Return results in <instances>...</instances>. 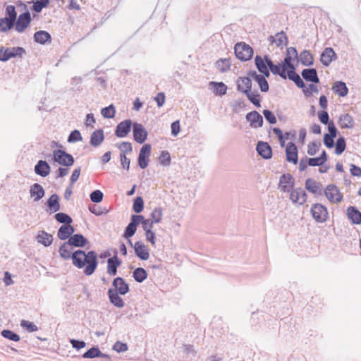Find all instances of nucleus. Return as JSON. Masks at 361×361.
Here are the masks:
<instances>
[{
  "instance_id": "f257e3e1",
  "label": "nucleus",
  "mask_w": 361,
  "mask_h": 361,
  "mask_svg": "<svg viewBox=\"0 0 361 361\" xmlns=\"http://www.w3.org/2000/svg\"><path fill=\"white\" fill-rule=\"evenodd\" d=\"M73 264L78 269H83L85 275H92L98 265L97 255L94 251L85 253L83 250H76L72 255Z\"/></svg>"
},
{
  "instance_id": "f03ea898",
  "label": "nucleus",
  "mask_w": 361,
  "mask_h": 361,
  "mask_svg": "<svg viewBox=\"0 0 361 361\" xmlns=\"http://www.w3.org/2000/svg\"><path fill=\"white\" fill-rule=\"evenodd\" d=\"M292 69H294V66L292 64V58L289 55L285 57L282 64L274 65L272 63L270 66V71L273 74H279L283 78L288 76L289 71Z\"/></svg>"
},
{
  "instance_id": "7ed1b4c3",
  "label": "nucleus",
  "mask_w": 361,
  "mask_h": 361,
  "mask_svg": "<svg viewBox=\"0 0 361 361\" xmlns=\"http://www.w3.org/2000/svg\"><path fill=\"white\" fill-rule=\"evenodd\" d=\"M236 57L243 61H246L252 59L253 56V49L245 42H238L234 47Z\"/></svg>"
},
{
  "instance_id": "20e7f679",
  "label": "nucleus",
  "mask_w": 361,
  "mask_h": 361,
  "mask_svg": "<svg viewBox=\"0 0 361 361\" xmlns=\"http://www.w3.org/2000/svg\"><path fill=\"white\" fill-rule=\"evenodd\" d=\"M135 218L141 221V224L153 226L154 224H159L163 218V210L160 207H156L151 212L149 219H146L142 215H139Z\"/></svg>"
},
{
  "instance_id": "39448f33",
  "label": "nucleus",
  "mask_w": 361,
  "mask_h": 361,
  "mask_svg": "<svg viewBox=\"0 0 361 361\" xmlns=\"http://www.w3.org/2000/svg\"><path fill=\"white\" fill-rule=\"evenodd\" d=\"M311 213L313 219L319 223L326 221L329 217L326 207L319 203L312 205Z\"/></svg>"
},
{
  "instance_id": "423d86ee",
  "label": "nucleus",
  "mask_w": 361,
  "mask_h": 361,
  "mask_svg": "<svg viewBox=\"0 0 361 361\" xmlns=\"http://www.w3.org/2000/svg\"><path fill=\"white\" fill-rule=\"evenodd\" d=\"M53 158L56 162L66 166H71L74 163L73 157L61 149H56L53 152Z\"/></svg>"
},
{
  "instance_id": "0eeeda50",
  "label": "nucleus",
  "mask_w": 361,
  "mask_h": 361,
  "mask_svg": "<svg viewBox=\"0 0 361 361\" xmlns=\"http://www.w3.org/2000/svg\"><path fill=\"white\" fill-rule=\"evenodd\" d=\"M24 53L25 49L22 47H1L0 49V61H6L13 57L21 56Z\"/></svg>"
},
{
  "instance_id": "6e6552de",
  "label": "nucleus",
  "mask_w": 361,
  "mask_h": 361,
  "mask_svg": "<svg viewBox=\"0 0 361 361\" xmlns=\"http://www.w3.org/2000/svg\"><path fill=\"white\" fill-rule=\"evenodd\" d=\"M255 61L258 71L264 76L268 77L269 75V70L270 66L272 64V61L267 57V56H265L263 58L259 56H257Z\"/></svg>"
},
{
  "instance_id": "1a4fd4ad",
  "label": "nucleus",
  "mask_w": 361,
  "mask_h": 361,
  "mask_svg": "<svg viewBox=\"0 0 361 361\" xmlns=\"http://www.w3.org/2000/svg\"><path fill=\"white\" fill-rule=\"evenodd\" d=\"M324 194L331 203H338L343 199V195L338 188L334 185H328L324 190Z\"/></svg>"
},
{
  "instance_id": "9d476101",
  "label": "nucleus",
  "mask_w": 361,
  "mask_h": 361,
  "mask_svg": "<svg viewBox=\"0 0 361 361\" xmlns=\"http://www.w3.org/2000/svg\"><path fill=\"white\" fill-rule=\"evenodd\" d=\"M151 154V145L149 144L144 145L139 153L138 164L141 169L147 168L149 163V157Z\"/></svg>"
},
{
  "instance_id": "9b49d317",
  "label": "nucleus",
  "mask_w": 361,
  "mask_h": 361,
  "mask_svg": "<svg viewBox=\"0 0 361 361\" xmlns=\"http://www.w3.org/2000/svg\"><path fill=\"white\" fill-rule=\"evenodd\" d=\"M30 22L31 17L29 12H25L19 15L15 24L16 30L18 32H24L30 24Z\"/></svg>"
},
{
  "instance_id": "f8f14e48",
  "label": "nucleus",
  "mask_w": 361,
  "mask_h": 361,
  "mask_svg": "<svg viewBox=\"0 0 361 361\" xmlns=\"http://www.w3.org/2000/svg\"><path fill=\"white\" fill-rule=\"evenodd\" d=\"M294 185V179L290 173L283 174L281 176L279 188L282 192H290Z\"/></svg>"
},
{
  "instance_id": "ddd939ff",
  "label": "nucleus",
  "mask_w": 361,
  "mask_h": 361,
  "mask_svg": "<svg viewBox=\"0 0 361 361\" xmlns=\"http://www.w3.org/2000/svg\"><path fill=\"white\" fill-rule=\"evenodd\" d=\"M329 133L324 136V143L327 148H332L334 145V138L336 137L337 129L334 122H330L328 126Z\"/></svg>"
},
{
  "instance_id": "4468645a",
  "label": "nucleus",
  "mask_w": 361,
  "mask_h": 361,
  "mask_svg": "<svg viewBox=\"0 0 361 361\" xmlns=\"http://www.w3.org/2000/svg\"><path fill=\"white\" fill-rule=\"evenodd\" d=\"M133 136L135 140L138 143H143L147 137V132L140 123H134L133 125Z\"/></svg>"
},
{
  "instance_id": "2eb2a0df",
  "label": "nucleus",
  "mask_w": 361,
  "mask_h": 361,
  "mask_svg": "<svg viewBox=\"0 0 361 361\" xmlns=\"http://www.w3.org/2000/svg\"><path fill=\"white\" fill-rule=\"evenodd\" d=\"M286 161L293 164L298 163V148L293 142H289L286 147Z\"/></svg>"
},
{
  "instance_id": "dca6fc26",
  "label": "nucleus",
  "mask_w": 361,
  "mask_h": 361,
  "mask_svg": "<svg viewBox=\"0 0 361 361\" xmlns=\"http://www.w3.org/2000/svg\"><path fill=\"white\" fill-rule=\"evenodd\" d=\"M269 41L271 44L275 45L277 47H283L288 44L287 37L283 32L276 33L274 36H270Z\"/></svg>"
},
{
  "instance_id": "f3484780",
  "label": "nucleus",
  "mask_w": 361,
  "mask_h": 361,
  "mask_svg": "<svg viewBox=\"0 0 361 361\" xmlns=\"http://www.w3.org/2000/svg\"><path fill=\"white\" fill-rule=\"evenodd\" d=\"M132 122L130 120H125L118 124L115 134L118 137H124L127 136L130 130Z\"/></svg>"
},
{
  "instance_id": "a211bd4d",
  "label": "nucleus",
  "mask_w": 361,
  "mask_h": 361,
  "mask_svg": "<svg viewBox=\"0 0 361 361\" xmlns=\"http://www.w3.org/2000/svg\"><path fill=\"white\" fill-rule=\"evenodd\" d=\"M136 255L142 260H147L149 257V249L142 242H136L134 245Z\"/></svg>"
},
{
  "instance_id": "6ab92c4d",
  "label": "nucleus",
  "mask_w": 361,
  "mask_h": 361,
  "mask_svg": "<svg viewBox=\"0 0 361 361\" xmlns=\"http://www.w3.org/2000/svg\"><path fill=\"white\" fill-rule=\"evenodd\" d=\"M246 118L253 128L260 127L263 123L262 116L256 111L248 113L246 116Z\"/></svg>"
},
{
  "instance_id": "aec40b11",
  "label": "nucleus",
  "mask_w": 361,
  "mask_h": 361,
  "mask_svg": "<svg viewBox=\"0 0 361 361\" xmlns=\"http://www.w3.org/2000/svg\"><path fill=\"white\" fill-rule=\"evenodd\" d=\"M238 90L243 93H247L251 90L252 81L248 77H240L237 81Z\"/></svg>"
},
{
  "instance_id": "412c9836",
  "label": "nucleus",
  "mask_w": 361,
  "mask_h": 361,
  "mask_svg": "<svg viewBox=\"0 0 361 361\" xmlns=\"http://www.w3.org/2000/svg\"><path fill=\"white\" fill-rule=\"evenodd\" d=\"M290 198L293 202L302 204L306 201V193L300 188H298L291 191Z\"/></svg>"
},
{
  "instance_id": "4be33fe9",
  "label": "nucleus",
  "mask_w": 361,
  "mask_h": 361,
  "mask_svg": "<svg viewBox=\"0 0 361 361\" xmlns=\"http://www.w3.org/2000/svg\"><path fill=\"white\" fill-rule=\"evenodd\" d=\"M113 286L115 288L114 290L121 295H125L129 291L128 285L121 277H117L114 280Z\"/></svg>"
},
{
  "instance_id": "5701e85b",
  "label": "nucleus",
  "mask_w": 361,
  "mask_h": 361,
  "mask_svg": "<svg viewBox=\"0 0 361 361\" xmlns=\"http://www.w3.org/2000/svg\"><path fill=\"white\" fill-rule=\"evenodd\" d=\"M339 127L342 129L353 128L355 125L353 117L349 114H341L338 119Z\"/></svg>"
},
{
  "instance_id": "b1692460",
  "label": "nucleus",
  "mask_w": 361,
  "mask_h": 361,
  "mask_svg": "<svg viewBox=\"0 0 361 361\" xmlns=\"http://www.w3.org/2000/svg\"><path fill=\"white\" fill-rule=\"evenodd\" d=\"M121 264V261L117 256H114L107 260V272L111 276H115L117 274V268Z\"/></svg>"
},
{
  "instance_id": "393cba45",
  "label": "nucleus",
  "mask_w": 361,
  "mask_h": 361,
  "mask_svg": "<svg viewBox=\"0 0 361 361\" xmlns=\"http://www.w3.org/2000/svg\"><path fill=\"white\" fill-rule=\"evenodd\" d=\"M257 150L259 154L264 159H270L271 157V148L267 142H259L257 145Z\"/></svg>"
},
{
  "instance_id": "a878e982",
  "label": "nucleus",
  "mask_w": 361,
  "mask_h": 361,
  "mask_svg": "<svg viewBox=\"0 0 361 361\" xmlns=\"http://www.w3.org/2000/svg\"><path fill=\"white\" fill-rule=\"evenodd\" d=\"M138 216L139 215H133L131 222L128 225L124 233L126 238H128L133 236L136 232L137 226L141 224V221L135 218Z\"/></svg>"
},
{
  "instance_id": "bb28decb",
  "label": "nucleus",
  "mask_w": 361,
  "mask_h": 361,
  "mask_svg": "<svg viewBox=\"0 0 361 361\" xmlns=\"http://www.w3.org/2000/svg\"><path fill=\"white\" fill-rule=\"evenodd\" d=\"M74 232V228L69 224L62 225L58 231V238L61 240H66L71 237Z\"/></svg>"
},
{
  "instance_id": "cd10ccee",
  "label": "nucleus",
  "mask_w": 361,
  "mask_h": 361,
  "mask_svg": "<svg viewBox=\"0 0 361 361\" xmlns=\"http://www.w3.org/2000/svg\"><path fill=\"white\" fill-rule=\"evenodd\" d=\"M336 56L334 49L331 47L326 48L321 55V62L324 66H329Z\"/></svg>"
},
{
  "instance_id": "c85d7f7f",
  "label": "nucleus",
  "mask_w": 361,
  "mask_h": 361,
  "mask_svg": "<svg viewBox=\"0 0 361 361\" xmlns=\"http://www.w3.org/2000/svg\"><path fill=\"white\" fill-rule=\"evenodd\" d=\"M35 171L37 174L46 177L50 173V166L47 161L40 160L35 166Z\"/></svg>"
},
{
  "instance_id": "c756f323",
  "label": "nucleus",
  "mask_w": 361,
  "mask_h": 361,
  "mask_svg": "<svg viewBox=\"0 0 361 361\" xmlns=\"http://www.w3.org/2000/svg\"><path fill=\"white\" fill-rule=\"evenodd\" d=\"M30 196L33 197L34 200L37 202L42 199L44 195V190L41 185L39 183H35L31 186Z\"/></svg>"
},
{
  "instance_id": "7c9ffc66",
  "label": "nucleus",
  "mask_w": 361,
  "mask_h": 361,
  "mask_svg": "<svg viewBox=\"0 0 361 361\" xmlns=\"http://www.w3.org/2000/svg\"><path fill=\"white\" fill-rule=\"evenodd\" d=\"M302 76L306 81L315 83H318L319 82L317 71L314 68L304 69L302 71Z\"/></svg>"
},
{
  "instance_id": "2f4dec72",
  "label": "nucleus",
  "mask_w": 361,
  "mask_h": 361,
  "mask_svg": "<svg viewBox=\"0 0 361 361\" xmlns=\"http://www.w3.org/2000/svg\"><path fill=\"white\" fill-rule=\"evenodd\" d=\"M108 295L110 302L118 307H123L124 302L123 299L118 295V293L112 288L109 289Z\"/></svg>"
},
{
  "instance_id": "473e14b6",
  "label": "nucleus",
  "mask_w": 361,
  "mask_h": 361,
  "mask_svg": "<svg viewBox=\"0 0 361 361\" xmlns=\"http://www.w3.org/2000/svg\"><path fill=\"white\" fill-rule=\"evenodd\" d=\"M68 242L71 245L75 247H84L87 243V239L81 234H75L71 236Z\"/></svg>"
},
{
  "instance_id": "72a5a7b5",
  "label": "nucleus",
  "mask_w": 361,
  "mask_h": 361,
  "mask_svg": "<svg viewBox=\"0 0 361 361\" xmlns=\"http://www.w3.org/2000/svg\"><path fill=\"white\" fill-rule=\"evenodd\" d=\"M348 218L353 224H361V213L356 209L354 207H350L348 209Z\"/></svg>"
},
{
  "instance_id": "f704fd0d",
  "label": "nucleus",
  "mask_w": 361,
  "mask_h": 361,
  "mask_svg": "<svg viewBox=\"0 0 361 361\" xmlns=\"http://www.w3.org/2000/svg\"><path fill=\"white\" fill-rule=\"evenodd\" d=\"M59 253L62 258L65 259H72V245L68 242L64 243L59 248Z\"/></svg>"
},
{
  "instance_id": "c9c22d12",
  "label": "nucleus",
  "mask_w": 361,
  "mask_h": 361,
  "mask_svg": "<svg viewBox=\"0 0 361 361\" xmlns=\"http://www.w3.org/2000/svg\"><path fill=\"white\" fill-rule=\"evenodd\" d=\"M35 40L42 44H45L47 42H51V35L46 31H38L34 35Z\"/></svg>"
},
{
  "instance_id": "e433bc0d",
  "label": "nucleus",
  "mask_w": 361,
  "mask_h": 361,
  "mask_svg": "<svg viewBox=\"0 0 361 361\" xmlns=\"http://www.w3.org/2000/svg\"><path fill=\"white\" fill-rule=\"evenodd\" d=\"M231 62L229 59H220L216 62V67L221 73H225L230 70Z\"/></svg>"
},
{
  "instance_id": "4c0bfd02",
  "label": "nucleus",
  "mask_w": 361,
  "mask_h": 361,
  "mask_svg": "<svg viewBox=\"0 0 361 361\" xmlns=\"http://www.w3.org/2000/svg\"><path fill=\"white\" fill-rule=\"evenodd\" d=\"M332 90L340 97L345 96L348 91L345 84L343 82H336L332 87Z\"/></svg>"
},
{
  "instance_id": "58836bf2",
  "label": "nucleus",
  "mask_w": 361,
  "mask_h": 361,
  "mask_svg": "<svg viewBox=\"0 0 361 361\" xmlns=\"http://www.w3.org/2000/svg\"><path fill=\"white\" fill-rule=\"evenodd\" d=\"M37 239L39 243L44 245V246H49L53 241L52 235L45 231H42L39 233Z\"/></svg>"
},
{
  "instance_id": "ea45409f",
  "label": "nucleus",
  "mask_w": 361,
  "mask_h": 361,
  "mask_svg": "<svg viewBox=\"0 0 361 361\" xmlns=\"http://www.w3.org/2000/svg\"><path fill=\"white\" fill-rule=\"evenodd\" d=\"M142 228L145 231L146 240L149 242L152 246H155V233L152 231L153 226L142 224Z\"/></svg>"
},
{
  "instance_id": "a19ab883",
  "label": "nucleus",
  "mask_w": 361,
  "mask_h": 361,
  "mask_svg": "<svg viewBox=\"0 0 361 361\" xmlns=\"http://www.w3.org/2000/svg\"><path fill=\"white\" fill-rule=\"evenodd\" d=\"M104 140V133L102 130L94 131L91 136L90 143L93 146L99 145Z\"/></svg>"
},
{
  "instance_id": "79ce46f5",
  "label": "nucleus",
  "mask_w": 361,
  "mask_h": 361,
  "mask_svg": "<svg viewBox=\"0 0 361 361\" xmlns=\"http://www.w3.org/2000/svg\"><path fill=\"white\" fill-rule=\"evenodd\" d=\"M47 204L49 209L54 212H56L60 209V205L59 202V197L57 195H52L47 200Z\"/></svg>"
},
{
  "instance_id": "37998d69",
  "label": "nucleus",
  "mask_w": 361,
  "mask_h": 361,
  "mask_svg": "<svg viewBox=\"0 0 361 361\" xmlns=\"http://www.w3.org/2000/svg\"><path fill=\"white\" fill-rule=\"evenodd\" d=\"M210 85L214 89V92L219 95H224L227 92V86L222 82H211Z\"/></svg>"
},
{
  "instance_id": "c03bdc74",
  "label": "nucleus",
  "mask_w": 361,
  "mask_h": 361,
  "mask_svg": "<svg viewBox=\"0 0 361 361\" xmlns=\"http://www.w3.org/2000/svg\"><path fill=\"white\" fill-rule=\"evenodd\" d=\"M288 77L290 80L294 81L298 87H305L303 80L300 78V75L295 73V68L289 71Z\"/></svg>"
},
{
  "instance_id": "a18cd8bd",
  "label": "nucleus",
  "mask_w": 361,
  "mask_h": 361,
  "mask_svg": "<svg viewBox=\"0 0 361 361\" xmlns=\"http://www.w3.org/2000/svg\"><path fill=\"white\" fill-rule=\"evenodd\" d=\"M147 274L143 268H137L133 271V277L135 280L139 283L142 282L147 279Z\"/></svg>"
},
{
  "instance_id": "49530a36",
  "label": "nucleus",
  "mask_w": 361,
  "mask_h": 361,
  "mask_svg": "<svg viewBox=\"0 0 361 361\" xmlns=\"http://www.w3.org/2000/svg\"><path fill=\"white\" fill-rule=\"evenodd\" d=\"M300 60L305 66H310L313 63V56L308 51H304L300 54Z\"/></svg>"
},
{
  "instance_id": "de8ad7c7",
  "label": "nucleus",
  "mask_w": 361,
  "mask_h": 361,
  "mask_svg": "<svg viewBox=\"0 0 361 361\" xmlns=\"http://www.w3.org/2000/svg\"><path fill=\"white\" fill-rule=\"evenodd\" d=\"M14 23L6 18H0V32H5L11 30Z\"/></svg>"
},
{
  "instance_id": "09e8293b",
  "label": "nucleus",
  "mask_w": 361,
  "mask_h": 361,
  "mask_svg": "<svg viewBox=\"0 0 361 361\" xmlns=\"http://www.w3.org/2000/svg\"><path fill=\"white\" fill-rule=\"evenodd\" d=\"M346 142L345 138L340 137L335 144V153L337 155H341L345 149Z\"/></svg>"
},
{
  "instance_id": "8fccbe9b",
  "label": "nucleus",
  "mask_w": 361,
  "mask_h": 361,
  "mask_svg": "<svg viewBox=\"0 0 361 361\" xmlns=\"http://www.w3.org/2000/svg\"><path fill=\"white\" fill-rule=\"evenodd\" d=\"M305 187L308 191L312 193H317L319 191V186L318 183L315 180L310 178L306 180Z\"/></svg>"
},
{
  "instance_id": "3c124183",
  "label": "nucleus",
  "mask_w": 361,
  "mask_h": 361,
  "mask_svg": "<svg viewBox=\"0 0 361 361\" xmlns=\"http://www.w3.org/2000/svg\"><path fill=\"white\" fill-rule=\"evenodd\" d=\"M16 16L17 13L16 11L15 6L13 5L7 6L6 8V16L4 18L9 19L10 20L15 23Z\"/></svg>"
},
{
  "instance_id": "603ef678",
  "label": "nucleus",
  "mask_w": 361,
  "mask_h": 361,
  "mask_svg": "<svg viewBox=\"0 0 361 361\" xmlns=\"http://www.w3.org/2000/svg\"><path fill=\"white\" fill-rule=\"evenodd\" d=\"M103 354L97 348H92L88 350L86 353H85L82 355L84 358H94L97 357H100Z\"/></svg>"
},
{
  "instance_id": "864d4df0",
  "label": "nucleus",
  "mask_w": 361,
  "mask_h": 361,
  "mask_svg": "<svg viewBox=\"0 0 361 361\" xmlns=\"http://www.w3.org/2000/svg\"><path fill=\"white\" fill-rule=\"evenodd\" d=\"M49 4V0H38L34 2L32 10L37 13H39L43 8L47 7Z\"/></svg>"
},
{
  "instance_id": "5fc2aeb1",
  "label": "nucleus",
  "mask_w": 361,
  "mask_h": 361,
  "mask_svg": "<svg viewBox=\"0 0 361 361\" xmlns=\"http://www.w3.org/2000/svg\"><path fill=\"white\" fill-rule=\"evenodd\" d=\"M255 80L258 82L260 89L262 92H267L269 90V85L264 75H257L255 76Z\"/></svg>"
},
{
  "instance_id": "6e6d98bb",
  "label": "nucleus",
  "mask_w": 361,
  "mask_h": 361,
  "mask_svg": "<svg viewBox=\"0 0 361 361\" xmlns=\"http://www.w3.org/2000/svg\"><path fill=\"white\" fill-rule=\"evenodd\" d=\"M160 164L163 166H169L171 164V156L169 152L162 151L159 157Z\"/></svg>"
},
{
  "instance_id": "4d7b16f0",
  "label": "nucleus",
  "mask_w": 361,
  "mask_h": 361,
  "mask_svg": "<svg viewBox=\"0 0 361 361\" xmlns=\"http://www.w3.org/2000/svg\"><path fill=\"white\" fill-rule=\"evenodd\" d=\"M101 113L104 117L111 118L114 117L116 111L114 106L113 105H110L102 109Z\"/></svg>"
},
{
  "instance_id": "13d9d810",
  "label": "nucleus",
  "mask_w": 361,
  "mask_h": 361,
  "mask_svg": "<svg viewBox=\"0 0 361 361\" xmlns=\"http://www.w3.org/2000/svg\"><path fill=\"white\" fill-rule=\"evenodd\" d=\"M55 219L59 223H64L66 224H69L72 223V219L65 213H57L55 215Z\"/></svg>"
},
{
  "instance_id": "bf43d9fd",
  "label": "nucleus",
  "mask_w": 361,
  "mask_h": 361,
  "mask_svg": "<svg viewBox=\"0 0 361 361\" xmlns=\"http://www.w3.org/2000/svg\"><path fill=\"white\" fill-rule=\"evenodd\" d=\"M1 335L4 338H8L11 341H19L20 339V336L18 334H16V333H14L13 331H11V330L2 331Z\"/></svg>"
},
{
  "instance_id": "052dcab7",
  "label": "nucleus",
  "mask_w": 361,
  "mask_h": 361,
  "mask_svg": "<svg viewBox=\"0 0 361 361\" xmlns=\"http://www.w3.org/2000/svg\"><path fill=\"white\" fill-rule=\"evenodd\" d=\"M249 100L255 106H260V97L259 94L252 92L251 90L245 93Z\"/></svg>"
},
{
  "instance_id": "680f3d73",
  "label": "nucleus",
  "mask_w": 361,
  "mask_h": 361,
  "mask_svg": "<svg viewBox=\"0 0 361 361\" xmlns=\"http://www.w3.org/2000/svg\"><path fill=\"white\" fill-rule=\"evenodd\" d=\"M143 209V200L141 197H137L133 203V210L136 213H140Z\"/></svg>"
},
{
  "instance_id": "e2e57ef3",
  "label": "nucleus",
  "mask_w": 361,
  "mask_h": 361,
  "mask_svg": "<svg viewBox=\"0 0 361 361\" xmlns=\"http://www.w3.org/2000/svg\"><path fill=\"white\" fill-rule=\"evenodd\" d=\"M20 325L22 327L26 329L29 332H34L37 331V326L30 321L22 320Z\"/></svg>"
},
{
  "instance_id": "0e129e2a",
  "label": "nucleus",
  "mask_w": 361,
  "mask_h": 361,
  "mask_svg": "<svg viewBox=\"0 0 361 361\" xmlns=\"http://www.w3.org/2000/svg\"><path fill=\"white\" fill-rule=\"evenodd\" d=\"M320 147V143L319 142H310L309 145H308V147H307V153L309 155H314L319 150V148Z\"/></svg>"
},
{
  "instance_id": "69168bd1",
  "label": "nucleus",
  "mask_w": 361,
  "mask_h": 361,
  "mask_svg": "<svg viewBox=\"0 0 361 361\" xmlns=\"http://www.w3.org/2000/svg\"><path fill=\"white\" fill-rule=\"evenodd\" d=\"M90 199L93 202H100L103 199V193L99 190H94L90 194Z\"/></svg>"
},
{
  "instance_id": "338daca9",
  "label": "nucleus",
  "mask_w": 361,
  "mask_h": 361,
  "mask_svg": "<svg viewBox=\"0 0 361 361\" xmlns=\"http://www.w3.org/2000/svg\"><path fill=\"white\" fill-rule=\"evenodd\" d=\"M82 140V136L79 130H75L68 136V141L69 142H75Z\"/></svg>"
},
{
  "instance_id": "774afa93",
  "label": "nucleus",
  "mask_w": 361,
  "mask_h": 361,
  "mask_svg": "<svg viewBox=\"0 0 361 361\" xmlns=\"http://www.w3.org/2000/svg\"><path fill=\"white\" fill-rule=\"evenodd\" d=\"M303 92L306 96H310L314 92H318L317 85L314 84H310L308 87H302Z\"/></svg>"
}]
</instances>
